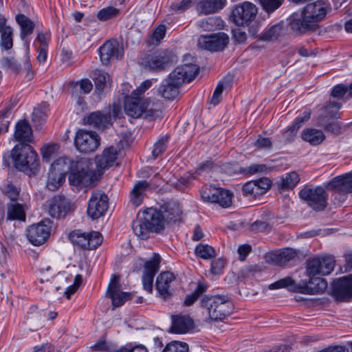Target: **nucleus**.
Returning <instances> with one entry per match:
<instances>
[{"label":"nucleus","instance_id":"f257e3e1","mask_svg":"<svg viewBox=\"0 0 352 352\" xmlns=\"http://www.w3.org/2000/svg\"><path fill=\"white\" fill-rule=\"evenodd\" d=\"M331 10L330 4L324 1L318 0L308 3L300 12H294L290 16V29L297 35L313 32Z\"/></svg>","mask_w":352,"mask_h":352},{"label":"nucleus","instance_id":"f03ea898","mask_svg":"<svg viewBox=\"0 0 352 352\" xmlns=\"http://www.w3.org/2000/svg\"><path fill=\"white\" fill-rule=\"evenodd\" d=\"M161 217L157 210L153 208L138 212L136 219L132 222L134 234L140 239H147L151 232L162 230Z\"/></svg>","mask_w":352,"mask_h":352},{"label":"nucleus","instance_id":"7ed1b4c3","mask_svg":"<svg viewBox=\"0 0 352 352\" xmlns=\"http://www.w3.org/2000/svg\"><path fill=\"white\" fill-rule=\"evenodd\" d=\"M17 169L31 175H34L39 168L37 153L28 144H19L12 153Z\"/></svg>","mask_w":352,"mask_h":352},{"label":"nucleus","instance_id":"20e7f679","mask_svg":"<svg viewBox=\"0 0 352 352\" xmlns=\"http://www.w3.org/2000/svg\"><path fill=\"white\" fill-rule=\"evenodd\" d=\"M201 306L207 309L209 318L213 321L223 320L232 309L231 301L225 295L205 296L201 299Z\"/></svg>","mask_w":352,"mask_h":352},{"label":"nucleus","instance_id":"39448f33","mask_svg":"<svg viewBox=\"0 0 352 352\" xmlns=\"http://www.w3.org/2000/svg\"><path fill=\"white\" fill-rule=\"evenodd\" d=\"M98 177L91 170L85 160L76 161L73 163L72 171L69 174V184L76 187L89 188L94 186Z\"/></svg>","mask_w":352,"mask_h":352},{"label":"nucleus","instance_id":"423d86ee","mask_svg":"<svg viewBox=\"0 0 352 352\" xmlns=\"http://www.w3.org/2000/svg\"><path fill=\"white\" fill-rule=\"evenodd\" d=\"M298 195L314 211H322L327 206L328 195L322 186H305Z\"/></svg>","mask_w":352,"mask_h":352},{"label":"nucleus","instance_id":"0eeeda50","mask_svg":"<svg viewBox=\"0 0 352 352\" xmlns=\"http://www.w3.org/2000/svg\"><path fill=\"white\" fill-rule=\"evenodd\" d=\"M152 85L151 80H146L134 89L130 96L124 97V110H148L149 101L144 94Z\"/></svg>","mask_w":352,"mask_h":352},{"label":"nucleus","instance_id":"6e6552de","mask_svg":"<svg viewBox=\"0 0 352 352\" xmlns=\"http://www.w3.org/2000/svg\"><path fill=\"white\" fill-rule=\"evenodd\" d=\"M44 209L52 218L61 219L72 212L75 206L65 197L56 195L46 201Z\"/></svg>","mask_w":352,"mask_h":352},{"label":"nucleus","instance_id":"1a4fd4ad","mask_svg":"<svg viewBox=\"0 0 352 352\" xmlns=\"http://www.w3.org/2000/svg\"><path fill=\"white\" fill-rule=\"evenodd\" d=\"M69 238L73 244L83 250H94L101 245L102 236L98 232H85L80 230L72 231Z\"/></svg>","mask_w":352,"mask_h":352},{"label":"nucleus","instance_id":"9d476101","mask_svg":"<svg viewBox=\"0 0 352 352\" xmlns=\"http://www.w3.org/2000/svg\"><path fill=\"white\" fill-rule=\"evenodd\" d=\"M176 60L172 52L158 50L146 58L144 67L153 72H161L171 66Z\"/></svg>","mask_w":352,"mask_h":352},{"label":"nucleus","instance_id":"9b49d317","mask_svg":"<svg viewBox=\"0 0 352 352\" xmlns=\"http://www.w3.org/2000/svg\"><path fill=\"white\" fill-rule=\"evenodd\" d=\"M335 261L331 256H316L307 261L306 272L309 277L327 276L334 269Z\"/></svg>","mask_w":352,"mask_h":352},{"label":"nucleus","instance_id":"f8f14e48","mask_svg":"<svg viewBox=\"0 0 352 352\" xmlns=\"http://www.w3.org/2000/svg\"><path fill=\"white\" fill-rule=\"evenodd\" d=\"M100 138L95 131L79 129L76 134L74 144L81 153H90L96 151L100 146Z\"/></svg>","mask_w":352,"mask_h":352},{"label":"nucleus","instance_id":"ddd939ff","mask_svg":"<svg viewBox=\"0 0 352 352\" xmlns=\"http://www.w3.org/2000/svg\"><path fill=\"white\" fill-rule=\"evenodd\" d=\"M109 208L107 195L101 190H94L88 201L87 213L92 219L103 216Z\"/></svg>","mask_w":352,"mask_h":352},{"label":"nucleus","instance_id":"4468645a","mask_svg":"<svg viewBox=\"0 0 352 352\" xmlns=\"http://www.w3.org/2000/svg\"><path fill=\"white\" fill-rule=\"evenodd\" d=\"M258 8L255 4L244 1L233 9L232 16L234 23L238 26L248 25L256 16Z\"/></svg>","mask_w":352,"mask_h":352},{"label":"nucleus","instance_id":"2eb2a0df","mask_svg":"<svg viewBox=\"0 0 352 352\" xmlns=\"http://www.w3.org/2000/svg\"><path fill=\"white\" fill-rule=\"evenodd\" d=\"M199 67L193 63H187L177 66L168 75L170 80L182 87L184 83L191 82L198 74Z\"/></svg>","mask_w":352,"mask_h":352},{"label":"nucleus","instance_id":"dca6fc26","mask_svg":"<svg viewBox=\"0 0 352 352\" xmlns=\"http://www.w3.org/2000/svg\"><path fill=\"white\" fill-rule=\"evenodd\" d=\"M161 178L158 173L149 182L146 180L138 181L130 192V201L133 206H140L146 195V192L151 188H157L161 185Z\"/></svg>","mask_w":352,"mask_h":352},{"label":"nucleus","instance_id":"f3484780","mask_svg":"<svg viewBox=\"0 0 352 352\" xmlns=\"http://www.w3.org/2000/svg\"><path fill=\"white\" fill-rule=\"evenodd\" d=\"M272 184L267 177L249 181L243 185L242 193L249 199H256L265 195L270 189Z\"/></svg>","mask_w":352,"mask_h":352},{"label":"nucleus","instance_id":"a211bd4d","mask_svg":"<svg viewBox=\"0 0 352 352\" xmlns=\"http://www.w3.org/2000/svg\"><path fill=\"white\" fill-rule=\"evenodd\" d=\"M229 42L228 36L224 32L201 36L199 39L200 47L211 51H222Z\"/></svg>","mask_w":352,"mask_h":352},{"label":"nucleus","instance_id":"6ab92c4d","mask_svg":"<svg viewBox=\"0 0 352 352\" xmlns=\"http://www.w3.org/2000/svg\"><path fill=\"white\" fill-rule=\"evenodd\" d=\"M331 96L341 102L329 100L325 106V110H339L342 107V103L346 102L349 99L352 98V82L349 85L338 84L333 87Z\"/></svg>","mask_w":352,"mask_h":352},{"label":"nucleus","instance_id":"aec40b11","mask_svg":"<svg viewBox=\"0 0 352 352\" xmlns=\"http://www.w3.org/2000/svg\"><path fill=\"white\" fill-rule=\"evenodd\" d=\"M101 62L104 65H108L112 58L120 59L123 56L124 50L116 40L106 41L98 50Z\"/></svg>","mask_w":352,"mask_h":352},{"label":"nucleus","instance_id":"412c9836","mask_svg":"<svg viewBox=\"0 0 352 352\" xmlns=\"http://www.w3.org/2000/svg\"><path fill=\"white\" fill-rule=\"evenodd\" d=\"M107 296L111 300L113 307H118L131 299L132 294L120 291L119 276L113 274L107 291Z\"/></svg>","mask_w":352,"mask_h":352},{"label":"nucleus","instance_id":"4be33fe9","mask_svg":"<svg viewBox=\"0 0 352 352\" xmlns=\"http://www.w3.org/2000/svg\"><path fill=\"white\" fill-rule=\"evenodd\" d=\"M332 294L340 300L352 298V274L335 280L332 285Z\"/></svg>","mask_w":352,"mask_h":352},{"label":"nucleus","instance_id":"5701e85b","mask_svg":"<svg viewBox=\"0 0 352 352\" xmlns=\"http://www.w3.org/2000/svg\"><path fill=\"white\" fill-rule=\"evenodd\" d=\"M327 188L334 192L335 199L337 194H342L343 200L345 199L346 194L352 192V173L334 177L328 183Z\"/></svg>","mask_w":352,"mask_h":352},{"label":"nucleus","instance_id":"b1692460","mask_svg":"<svg viewBox=\"0 0 352 352\" xmlns=\"http://www.w3.org/2000/svg\"><path fill=\"white\" fill-rule=\"evenodd\" d=\"M26 235L29 241L34 245L44 243L50 234V228L43 222L32 225L27 228Z\"/></svg>","mask_w":352,"mask_h":352},{"label":"nucleus","instance_id":"393cba45","mask_svg":"<svg viewBox=\"0 0 352 352\" xmlns=\"http://www.w3.org/2000/svg\"><path fill=\"white\" fill-rule=\"evenodd\" d=\"M175 280V276L170 272H163L156 278V289L164 300L170 298L173 294L171 283Z\"/></svg>","mask_w":352,"mask_h":352},{"label":"nucleus","instance_id":"a878e982","mask_svg":"<svg viewBox=\"0 0 352 352\" xmlns=\"http://www.w3.org/2000/svg\"><path fill=\"white\" fill-rule=\"evenodd\" d=\"M296 255V252L294 250L284 248L268 253L265 258L267 263L274 265L283 266L294 259Z\"/></svg>","mask_w":352,"mask_h":352},{"label":"nucleus","instance_id":"bb28decb","mask_svg":"<svg viewBox=\"0 0 352 352\" xmlns=\"http://www.w3.org/2000/svg\"><path fill=\"white\" fill-rule=\"evenodd\" d=\"M85 125H89L98 129H104L111 124V118L109 113L102 111H93L83 118Z\"/></svg>","mask_w":352,"mask_h":352},{"label":"nucleus","instance_id":"cd10ccee","mask_svg":"<svg viewBox=\"0 0 352 352\" xmlns=\"http://www.w3.org/2000/svg\"><path fill=\"white\" fill-rule=\"evenodd\" d=\"M172 325L170 332L184 334L189 332L194 328V322L188 315L172 316Z\"/></svg>","mask_w":352,"mask_h":352},{"label":"nucleus","instance_id":"c85d7f7f","mask_svg":"<svg viewBox=\"0 0 352 352\" xmlns=\"http://www.w3.org/2000/svg\"><path fill=\"white\" fill-rule=\"evenodd\" d=\"M327 287V281L318 276L309 277V282L304 286H298L296 292L307 294H318L324 292Z\"/></svg>","mask_w":352,"mask_h":352},{"label":"nucleus","instance_id":"c756f323","mask_svg":"<svg viewBox=\"0 0 352 352\" xmlns=\"http://www.w3.org/2000/svg\"><path fill=\"white\" fill-rule=\"evenodd\" d=\"M6 22V17L0 14V46L3 50H9L13 47V29Z\"/></svg>","mask_w":352,"mask_h":352},{"label":"nucleus","instance_id":"7c9ffc66","mask_svg":"<svg viewBox=\"0 0 352 352\" xmlns=\"http://www.w3.org/2000/svg\"><path fill=\"white\" fill-rule=\"evenodd\" d=\"M118 157V150L114 146L105 148L102 155L96 157V166L99 171L113 166Z\"/></svg>","mask_w":352,"mask_h":352},{"label":"nucleus","instance_id":"2f4dec72","mask_svg":"<svg viewBox=\"0 0 352 352\" xmlns=\"http://www.w3.org/2000/svg\"><path fill=\"white\" fill-rule=\"evenodd\" d=\"M162 217V229L164 226V222L175 223L180 219L182 210L177 204H168L162 207L160 210H157Z\"/></svg>","mask_w":352,"mask_h":352},{"label":"nucleus","instance_id":"473e14b6","mask_svg":"<svg viewBox=\"0 0 352 352\" xmlns=\"http://www.w3.org/2000/svg\"><path fill=\"white\" fill-rule=\"evenodd\" d=\"M14 136L20 144H26L32 141V131L27 120H20L17 122Z\"/></svg>","mask_w":352,"mask_h":352},{"label":"nucleus","instance_id":"72a5a7b5","mask_svg":"<svg viewBox=\"0 0 352 352\" xmlns=\"http://www.w3.org/2000/svg\"><path fill=\"white\" fill-rule=\"evenodd\" d=\"M226 0H203L197 4V11L200 14H213L221 10L226 5Z\"/></svg>","mask_w":352,"mask_h":352},{"label":"nucleus","instance_id":"f704fd0d","mask_svg":"<svg viewBox=\"0 0 352 352\" xmlns=\"http://www.w3.org/2000/svg\"><path fill=\"white\" fill-rule=\"evenodd\" d=\"M180 88L181 87L171 82L170 78H168L166 81L161 84L158 91L163 98L168 100H174L180 94Z\"/></svg>","mask_w":352,"mask_h":352},{"label":"nucleus","instance_id":"c9c22d12","mask_svg":"<svg viewBox=\"0 0 352 352\" xmlns=\"http://www.w3.org/2000/svg\"><path fill=\"white\" fill-rule=\"evenodd\" d=\"M301 138L312 146H317L324 140L325 135L321 130L308 128L302 131Z\"/></svg>","mask_w":352,"mask_h":352},{"label":"nucleus","instance_id":"e433bc0d","mask_svg":"<svg viewBox=\"0 0 352 352\" xmlns=\"http://www.w3.org/2000/svg\"><path fill=\"white\" fill-rule=\"evenodd\" d=\"M16 21L21 28L20 37L22 40H25V37L32 34L34 29V23L23 14L16 15Z\"/></svg>","mask_w":352,"mask_h":352},{"label":"nucleus","instance_id":"4c0bfd02","mask_svg":"<svg viewBox=\"0 0 352 352\" xmlns=\"http://www.w3.org/2000/svg\"><path fill=\"white\" fill-rule=\"evenodd\" d=\"M299 182L300 177L298 173L296 172H291L281 177L276 184L279 190L283 191L285 190L292 189L298 184Z\"/></svg>","mask_w":352,"mask_h":352},{"label":"nucleus","instance_id":"58836bf2","mask_svg":"<svg viewBox=\"0 0 352 352\" xmlns=\"http://www.w3.org/2000/svg\"><path fill=\"white\" fill-rule=\"evenodd\" d=\"M76 162V161L71 160L70 159L65 157H59L55 162H54V163H52L50 170L57 173H61L65 177L67 171H69V173L72 171V166H73V163Z\"/></svg>","mask_w":352,"mask_h":352},{"label":"nucleus","instance_id":"ea45409f","mask_svg":"<svg viewBox=\"0 0 352 352\" xmlns=\"http://www.w3.org/2000/svg\"><path fill=\"white\" fill-rule=\"evenodd\" d=\"M7 219L9 220H25V212L23 206L16 202L8 204Z\"/></svg>","mask_w":352,"mask_h":352},{"label":"nucleus","instance_id":"a19ab883","mask_svg":"<svg viewBox=\"0 0 352 352\" xmlns=\"http://www.w3.org/2000/svg\"><path fill=\"white\" fill-rule=\"evenodd\" d=\"M65 181V177L61 173H57L50 169L46 187L52 191L57 190Z\"/></svg>","mask_w":352,"mask_h":352},{"label":"nucleus","instance_id":"79ce46f5","mask_svg":"<svg viewBox=\"0 0 352 352\" xmlns=\"http://www.w3.org/2000/svg\"><path fill=\"white\" fill-rule=\"evenodd\" d=\"M223 21L217 16H210L199 22V26L205 31H212L221 29L223 26Z\"/></svg>","mask_w":352,"mask_h":352},{"label":"nucleus","instance_id":"37998d69","mask_svg":"<svg viewBox=\"0 0 352 352\" xmlns=\"http://www.w3.org/2000/svg\"><path fill=\"white\" fill-rule=\"evenodd\" d=\"M270 171V168L264 164H252L250 166L241 168L239 173L250 176L255 174L266 173Z\"/></svg>","mask_w":352,"mask_h":352},{"label":"nucleus","instance_id":"c03bdc74","mask_svg":"<svg viewBox=\"0 0 352 352\" xmlns=\"http://www.w3.org/2000/svg\"><path fill=\"white\" fill-rule=\"evenodd\" d=\"M219 188L212 185H205L201 189V199L205 202L213 203L219 194Z\"/></svg>","mask_w":352,"mask_h":352},{"label":"nucleus","instance_id":"a18cd8bd","mask_svg":"<svg viewBox=\"0 0 352 352\" xmlns=\"http://www.w3.org/2000/svg\"><path fill=\"white\" fill-rule=\"evenodd\" d=\"M91 77L95 83L96 89L99 94L102 92L107 84V79L109 77L108 74L102 70L96 69L93 72Z\"/></svg>","mask_w":352,"mask_h":352},{"label":"nucleus","instance_id":"49530a36","mask_svg":"<svg viewBox=\"0 0 352 352\" xmlns=\"http://www.w3.org/2000/svg\"><path fill=\"white\" fill-rule=\"evenodd\" d=\"M208 289V285L202 282H199L194 292L186 296L184 305L186 307L191 306Z\"/></svg>","mask_w":352,"mask_h":352},{"label":"nucleus","instance_id":"de8ad7c7","mask_svg":"<svg viewBox=\"0 0 352 352\" xmlns=\"http://www.w3.org/2000/svg\"><path fill=\"white\" fill-rule=\"evenodd\" d=\"M285 0H258L262 10L270 16L281 7Z\"/></svg>","mask_w":352,"mask_h":352},{"label":"nucleus","instance_id":"09e8293b","mask_svg":"<svg viewBox=\"0 0 352 352\" xmlns=\"http://www.w3.org/2000/svg\"><path fill=\"white\" fill-rule=\"evenodd\" d=\"M160 264V256L158 254H154L152 258L145 263L143 274L155 276L159 271Z\"/></svg>","mask_w":352,"mask_h":352},{"label":"nucleus","instance_id":"8fccbe9b","mask_svg":"<svg viewBox=\"0 0 352 352\" xmlns=\"http://www.w3.org/2000/svg\"><path fill=\"white\" fill-rule=\"evenodd\" d=\"M213 203L218 204L222 208H229L232 204V193L223 188H219V194Z\"/></svg>","mask_w":352,"mask_h":352},{"label":"nucleus","instance_id":"3c124183","mask_svg":"<svg viewBox=\"0 0 352 352\" xmlns=\"http://www.w3.org/2000/svg\"><path fill=\"white\" fill-rule=\"evenodd\" d=\"M197 257L202 259H210L215 256L214 249L208 245L199 244L195 250Z\"/></svg>","mask_w":352,"mask_h":352},{"label":"nucleus","instance_id":"603ef678","mask_svg":"<svg viewBox=\"0 0 352 352\" xmlns=\"http://www.w3.org/2000/svg\"><path fill=\"white\" fill-rule=\"evenodd\" d=\"M166 28L164 25H160L155 28L148 38L150 45H157L165 36Z\"/></svg>","mask_w":352,"mask_h":352},{"label":"nucleus","instance_id":"864d4df0","mask_svg":"<svg viewBox=\"0 0 352 352\" xmlns=\"http://www.w3.org/2000/svg\"><path fill=\"white\" fill-rule=\"evenodd\" d=\"M118 9L112 6H109L101 9L97 14V18L100 21H104L116 18L118 15Z\"/></svg>","mask_w":352,"mask_h":352},{"label":"nucleus","instance_id":"5fc2aeb1","mask_svg":"<svg viewBox=\"0 0 352 352\" xmlns=\"http://www.w3.org/2000/svg\"><path fill=\"white\" fill-rule=\"evenodd\" d=\"M59 146L56 144L43 146L41 150L43 161L49 162L56 155Z\"/></svg>","mask_w":352,"mask_h":352},{"label":"nucleus","instance_id":"6e6d98bb","mask_svg":"<svg viewBox=\"0 0 352 352\" xmlns=\"http://www.w3.org/2000/svg\"><path fill=\"white\" fill-rule=\"evenodd\" d=\"M188 345L186 342L172 341L167 344L162 352H188Z\"/></svg>","mask_w":352,"mask_h":352},{"label":"nucleus","instance_id":"4d7b16f0","mask_svg":"<svg viewBox=\"0 0 352 352\" xmlns=\"http://www.w3.org/2000/svg\"><path fill=\"white\" fill-rule=\"evenodd\" d=\"M336 119L333 118L331 121H329L321 118L319 121V126H324L327 131L334 134H340L342 132L341 125Z\"/></svg>","mask_w":352,"mask_h":352},{"label":"nucleus","instance_id":"13d9d810","mask_svg":"<svg viewBox=\"0 0 352 352\" xmlns=\"http://www.w3.org/2000/svg\"><path fill=\"white\" fill-rule=\"evenodd\" d=\"M168 136L165 135L160 138L154 144L152 155L154 158H157L166 149Z\"/></svg>","mask_w":352,"mask_h":352},{"label":"nucleus","instance_id":"bf43d9fd","mask_svg":"<svg viewBox=\"0 0 352 352\" xmlns=\"http://www.w3.org/2000/svg\"><path fill=\"white\" fill-rule=\"evenodd\" d=\"M280 32L281 26L278 24L267 28L263 34V38L268 41L272 40L277 38Z\"/></svg>","mask_w":352,"mask_h":352},{"label":"nucleus","instance_id":"052dcab7","mask_svg":"<svg viewBox=\"0 0 352 352\" xmlns=\"http://www.w3.org/2000/svg\"><path fill=\"white\" fill-rule=\"evenodd\" d=\"M309 118L310 113L308 111H305L302 115L298 116L294 120V123L291 126H289V130L291 131L292 133H296L302 124L307 122Z\"/></svg>","mask_w":352,"mask_h":352},{"label":"nucleus","instance_id":"680f3d73","mask_svg":"<svg viewBox=\"0 0 352 352\" xmlns=\"http://www.w3.org/2000/svg\"><path fill=\"white\" fill-rule=\"evenodd\" d=\"M219 164L212 160H206L198 165L197 171L200 174L202 172H209L219 168Z\"/></svg>","mask_w":352,"mask_h":352},{"label":"nucleus","instance_id":"e2e57ef3","mask_svg":"<svg viewBox=\"0 0 352 352\" xmlns=\"http://www.w3.org/2000/svg\"><path fill=\"white\" fill-rule=\"evenodd\" d=\"M294 280L290 276L281 278L269 285L270 289H277L280 288H285L288 286L293 285Z\"/></svg>","mask_w":352,"mask_h":352},{"label":"nucleus","instance_id":"0e129e2a","mask_svg":"<svg viewBox=\"0 0 352 352\" xmlns=\"http://www.w3.org/2000/svg\"><path fill=\"white\" fill-rule=\"evenodd\" d=\"M219 168L225 173L232 175L236 173H239V170L241 167L236 162L234 163H224L222 165H219Z\"/></svg>","mask_w":352,"mask_h":352},{"label":"nucleus","instance_id":"69168bd1","mask_svg":"<svg viewBox=\"0 0 352 352\" xmlns=\"http://www.w3.org/2000/svg\"><path fill=\"white\" fill-rule=\"evenodd\" d=\"M47 118L45 111H33L32 113V121L35 126L43 124Z\"/></svg>","mask_w":352,"mask_h":352},{"label":"nucleus","instance_id":"338daca9","mask_svg":"<svg viewBox=\"0 0 352 352\" xmlns=\"http://www.w3.org/2000/svg\"><path fill=\"white\" fill-rule=\"evenodd\" d=\"M226 261L223 258H217L212 261L211 272L213 274H220L226 266Z\"/></svg>","mask_w":352,"mask_h":352},{"label":"nucleus","instance_id":"774afa93","mask_svg":"<svg viewBox=\"0 0 352 352\" xmlns=\"http://www.w3.org/2000/svg\"><path fill=\"white\" fill-rule=\"evenodd\" d=\"M1 65L4 68L10 69L15 72H18L20 69L19 65L14 58H4L1 60Z\"/></svg>","mask_w":352,"mask_h":352}]
</instances>
